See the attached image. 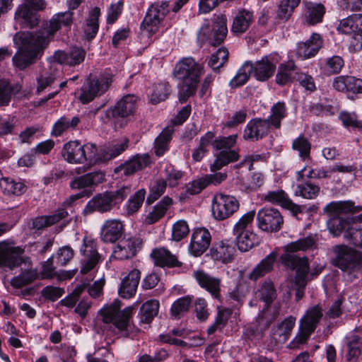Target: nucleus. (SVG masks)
Wrapping results in <instances>:
<instances>
[{"label": "nucleus", "instance_id": "f257e3e1", "mask_svg": "<svg viewBox=\"0 0 362 362\" xmlns=\"http://www.w3.org/2000/svg\"><path fill=\"white\" fill-rule=\"evenodd\" d=\"M316 240L311 236L300 238L291 242L284 247L286 253L281 256L282 264L287 268L295 270V285L296 300H300L304 296L305 288L313 274H310V265L306 257H299L295 254L298 251H308L317 249Z\"/></svg>", "mask_w": 362, "mask_h": 362}, {"label": "nucleus", "instance_id": "f03ea898", "mask_svg": "<svg viewBox=\"0 0 362 362\" xmlns=\"http://www.w3.org/2000/svg\"><path fill=\"white\" fill-rule=\"evenodd\" d=\"M202 73L203 66L192 57H183L175 64L173 76L182 82L178 92L180 103L195 95Z\"/></svg>", "mask_w": 362, "mask_h": 362}, {"label": "nucleus", "instance_id": "7ed1b4c3", "mask_svg": "<svg viewBox=\"0 0 362 362\" xmlns=\"http://www.w3.org/2000/svg\"><path fill=\"white\" fill-rule=\"evenodd\" d=\"M13 41L18 49L13 57V62L21 70L33 64L47 47L34 32L17 33Z\"/></svg>", "mask_w": 362, "mask_h": 362}, {"label": "nucleus", "instance_id": "20e7f679", "mask_svg": "<svg viewBox=\"0 0 362 362\" xmlns=\"http://www.w3.org/2000/svg\"><path fill=\"white\" fill-rule=\"evenodd\" d=\"M132 192L131 187L123 186L117 190L106 191L95 195L87 203L84 211L91 214L95 211L106 213L121 204Z\"/></svg>", "mask_w": 362, "mask_h": 362}, {"label": "nucleus", "instance_id": "39448f33", "mask_svg": "<svg viewBox=\"0 0 362 362\" xmlns=\"http://www.w3.org/2000/svg\"><path fill=\"white\" fill-rule=\"evenodd\" d=\"M62 155L66 161L71 164L88 162L89 165H94L98 163V148L93 143L82 145L78 140L70 141L64 145Z\"/></svg>", "mask_w": 362, "mask_h": 362}, {"label": "nucleus", "instance_id": "423d86ee", "mask_svg": "<svg viewBox=\"0 0 362 362\" xmlns=\"http://www.w3.org/2000/svg\"><path fill=\"white\" fill-rule=\"evenodd\" d=\"M121 303L115 300L112 304L104 307L100 310L102 320L105 324L112 323L124 337L129 335L128 328L130 326V319L133 308L127 307L120 310Z\"/></svg>", "mask_w": 362, "mask_h": 362}, {"label": "nucleus", "instance_id": "0eeeda50", "mask_svg": "<svg viewBox=\"0 0 362 362\" xmlns=\"http://www.w3.org/2000/svg\"><path fill=\"white\" fill-rule=\"evenodd\" d=\"M236 135H230L216 139L213 141V148L215 150L220 151V152L215 155V160L210 165L211 172L219 170L230 163H233L239 159L238 152L232 149L236 144Z\"/></svg>", "mask_w": 362, "mask_h": 362}, {"label": "nucleus", "instance_id": "6e6552de", "mask_svg": "<svg viewBox=\"0 0 362 362\" xmlns=\"http://www.w3.org/2000/svg\"><path fill=\"white\" fill-rule=\"evenodd\" d=\"M112 83V74L108 72L100 74L94 78H88L81 88L79 100L83 104L93 101L106 93Z\"/></svg>", "mask_w": 362, "mask_h": 362}, {"label": "nucleus", "instance_id": "1a4fd4ad", "mask_svg": "<svg viewBox=\"0 0 362 362\" xmlns=\"http://www.w3.org/2000/svg\"><path fill=\"white\" fill-rule=\"evenodd\" d=\"M74 13L71 11L59 12L54 14L48 22L34 33L45 45L53 40L55 33L62 28L70 30L73 23Z\"/></svg>", "mask_w": 362, "mask_h": 362}, {"label": "nucleus", "instance_id": "9d476101", "mask_svg": "<svg viewBox=\"0 0 362 362\" xmlns=\"http://www.w3.org/2000/svg\"><path fill=\"white\" fill-rule=\"evenodd\" d=\"M45 8L44 0H24L18 6L15 13V21L23 28H34L40 22L37 11Z\"/></svg>", "mask_w": 362, "mask_h": 362}, {"label": "nucleus", "instance_id": "9b49d317", "mask_svg": "<svg viewBox=\"0 0 362 362\" xmlns=\"http://www.w3.org/2000/svg\"><path fill=\"white\" fill-rule=\"evenodd\" d=\"M170 12L168 1H157L148 8L141 22V29L146 32L148 37L156 33L163 22L166 15Z\"/></svg>", "mask_w": 362, "mask_h": 362}, {"label": "nucleus", "instance_id": "f8f14e48", "mask_svg": "<svg viewBox=\"0 0 362 362\" xmlns=\"http://www.w3.org/2000/svg\"><path fill=\"white\" fill-rule=\"evenodd\" d=\"M333 252L332 264L341 270L352 272L362 268V252L345 245H336Z\"/></svg>", "mask_w": 362, "mask_h": 362}, {"label": "nucleus", "instance_id": "ddd939ff", "mask_svg": "<svg viewBox=\"0 0 362 362\" xmlns=\"http://www.w3.org/2000/svg\"><path fill=\"white\" fill-rule=\"evenodd\" d=\"M227 33L226 16L220 15L214 18L212 29L209 25H204L200 28L198 33V40L202 42L209 40L211 45L218 46L224 41Z\"/></svg>", "mask_w": 362, "mask_h": 362}, {"label": "nucleus", "instance_id": "4468645a", "mask_svg": "<svg viewBox=\"0 0 362 362\" xmlns=\"http://www.w3.org/2000/svg\"><path fill=\"white\" fill-rule=\"evenodd\" d=\"M239 207V201L234 196L217 193L212 199V216L216 220L223 221L238 211Z\"/></svg>", "mask_w": 362, "mask_h": 362}, {"label": "nucleus", "instance_id": "2eb2a0df", "mask_svg": "<svg viewBox=\"0 0 362 362\" xmlns=\"http://www.w3.org/2000/svg\"><path fill=\"white\" fill-rule=\"evenodd\" d=\"M138 97L133 94H128L122 97L116 104L108 108L101 119L104 123H107L113 118H127L134 115L137 109Z\"/></svg>", "mask_w": 362, "mask_h": 362}, {"label": "nucleus", "instance_id": "dca6fc26", "mask_svg": "<svg viewBox=\"0 0 362 362\" xmlns=\"http://www.w3.org/2000/svg\"><path fill=\"white\" fill-rule=\"evenodd\" d=\"M257 226L262 231L276 233L284 224V218L277 209L264 207L259 209L256 215Z\"/></svg>", "mask_w": 362, "mask_h": 362}, {"label": "nucleus", "instance_id": "f3484780", "mask_svg": "<svg viewBox=\"0 0 362 362\" xmlns=\"http://www.w3.org/2000/svg\"><path fill=\"white\" fill-rule=\"evenodd\" d=\"M81 252L83 255L81 273L83 274L95 269L103 259L98 251L97 242L93 239L85 238Z\"/></svg>", "mask_w": 362, "mask_h": 362}, {"label": "nucleus", "instance_id": "a211bd4d", "mask_svg": "<svg viewBox=\"0 0 362 362\" xmlns=\"http://www.w3.org/2000/svg\"><path fill=\"white\" fill-rule=\"evenodd\" d=\"M193 277L199 286L209 292L213 298L221 300L222 283L221 278L211 276L204 270L194 271Z\"/></svg>", "mask_w": 362, "mask_h": 362}, {"label": "nucleus", "instance_id": "6ab92c4d", "mask_svg": "<svg viewBox=\"0 0 362 362\" xmlns=\"http://www.w3.org/2000/svg\"><path fill=\"white\" fill-rule=\"evenodd\" d=\"M142 244L139 238L122 240L115 246L112 257L119 260L131 259L141 249Z\"/></svg>", "mask_w": 362, "mask_h": 362}, {"label": "nucleus", "instance_id": "aec40b11", "mask_svg": "<svg viewBox=\"0 0 362 362\" xmlns=\"http://www.w3.org/2000/svg\"><path fill=\"white\" fill-rule=\"evenodd\" d=\"M271 124L266 119L255 118L249 121L245 127L243 139L247 141H256L265 137Z\"/></svg>", "mask_w": 362, "mask_h": 362}, {"label": "nucleus", "instance_id": "412c9836", "mask_svg": "<svg viewBox=\"0 0 362 362\" xmlns=\"http://www.w3.org/2000/svg\"><path fill=\"white\" fill-rule=\"evenodd\" d=\"M264 201L279 205L289 210L294 216L302 212V207L293 203L283 189L268 191L262 194Z\"/></svg>", "mask_w": 362, "mask_h": 362}, {"label": "nucleus", "instance_id": "4be33fe9", "mask_svg": "<svg viewBox=\"0 0 362 362\" xmlns=\"http://www.w3.org/2000/svg\"><path fill=\"white\" fill-rule=\"evenodd\" d=\"M86 54V52L83 49L73 47L68 51H56L52 57V61L57 63L60 67H62V64L75 66L84 61Z\"/></svg>", "mask_w": 362, "mask_h": 362}, {"label": "nucleus", "instance_id": "5701e85b", "mask_svg": "<svg viewBox=\"0 0 362 362\" xmlns=\"http://www.w3.org/2000/svg\"><path fill=\"white\" fill-rule=\"evenodd\" d=\"M129 140L124 137L113 141L108 146L98 150V163L110 160L125 151L129 147Z\"/></svg>", "mask_w": 362, "mask_h": 362}, {"label": "nucleus", "instance_id": "b1692460", "mask_svg": "<svg viewBox=\"0 0 362 362\" xmlns=\"http://www.w3.org/2000/svg\"><path fill=\"white\" fill-rule=\"evenodd\" d=\"M277 62V59L271 56L264 57L255 64L251 62L254 76L258 81H267L274 74Z\"/></svg>", "mask_w": 362, "mask_h": 362}, {"label": "nucleus", "instance_id": "393cba45", "mask_svg": "<svg viewBox=\"0 0 362 362\" xmlns=\"http://www.w3.org/2000/svg\"><path fill=\"white\" fill-rule=\"evenodd\" d=\"M211 236L209 231L205 228L195 230L192 235L189 246V252L195 257L201 256L209 247Z\"/></svg>", "mask_w": 362, "mask_h": 362}, {"label": "nucleus", "instance_id": "a878e982", "mask_svg": "<svg viewBox=\"0 0 362 362\" xmlns=\"http://www.w3.org/2000/svg\"><path fill=\"white\" fill-rule=\"evenodd\" d=\"M141 279V272L137 269L131 270L122 279L118 289L119 296L130 298L134 296Z\"/></svg>", "mask_w": 362, "mask_h": 362}, {"label": "nucleus", "instance_id": "bb28decb", "mask_svg": "<svg viewBox=\"0 0 362 362\" xmlns=\"http://www.w3.org/2000/svg\"><path fill=\"white\" fill-rule=\"evenodd\" d=\"M323 40L320 34L314 33L305 42L298 45L297 54L303 59L315 57L322 48Z\"/></svg>", "mask_w": 362, "mask_h": 362}, {"label": "nucleus", "instance_id": "cd10ccee", "mask_svg": "<svg viewBox=\"0 0 362 362\" xmlns=\"http://www.w3.org/2000/svg\"><path fill=\"white\" fill-rule=\"evenodd\" d=\"M105 180V173L102 170H97L76 177L70 182V187L72 189L90 188L103 183Z\"/></svg>", "mask_w": 362, "mask_h": 362}, {"label": "nucleus", "instance_id": "c85d7f7f", "mask_svg": "<svg viewBox=\"0 0 362 362\" xmlns=\"http://www.w3.org/2000/svg\"><path fill=\"white\" fill-rule=\"evenodd\" d=\"M150 162L148 155H136L115 169V173L129 176L146 168Z\"/></svg>", "mask_w": 362, "mask_h": 362}, {"label": "nucleus", "instance_id": "c756f323", "mask_svg": "<svg viewBox=\"0 0 362 362\" xmlns=\"http://www.w3.org/2000/svg\"><path fill=\"white\" fill-rule=\"evenodd\" d=\"M151 257L155 265L160 267H180L182 264L175 255L165 247L153 250Z\"/></svg>", "mask_w": 362, "mask_h": 362}, {"label": "nucleus", "instance_id": "7c9ffc66", "mask_svg": "<svg viewBox=\"0 0 362 362\" xmlns=\"http://www.w3.org/2000/svg\"><path fill=\"white\" fill-rule=\"evenodd\" d=\"M333 87L338 91L354 94L362 93V79L351 76H340L333 81Z\"/></svg>", "mask_w": 362, "mask_h": 362}, {"label": "nucleus", "instance_id": "2f4dec72", "mask_svg": "<svg viewBox=\"0 0 362 362\" xmlns=\"http://www.w3.org/2000/svg\"><path fill=\"white\" fill-rule=\"evenodd\" d=\"M62 74V67L57 63L53 62V61L50 62L48 69L42 72L37 79V92L40 93L51 86L57 78L60 77Z\"/></svg>", "mask_w": 362, "mask_h": 362}, {"label": "nucleus", "instance_id": "473e14b6", "mask_svg": "<svg viewBox=\"0 0 362 362\" xmlns=\"http://www.w3.org/2000/svg\"><path fill=\"white\" fill-rule=\"evenodd\" d=\"M278 257V252L272 251L262 259L257 266L252 269L249 275L251 280L257 281L261 277L264 276L268 273L271 272L274 267Z\"/></svg>", "mask_w": 362, "mask_h": 362}, {"label": "nucleus", "instance_id": "72a5a7b5", "mask_svg": "<svg viewBox=\"0 0 362 362\" xmlns=\"http://www.w3.org/2000/svg\"><path fill=\"white\" fill-rule=\"evenodd\" d=\"M23 250L18 247H9L4 243L1 246L3 267L13 269L19 267L23 262Z\"/></svg>", "mask_w": 362, "mask_h": 362}, {"label": "nucleus", "instance_id": "f704fd0d", "mask_svg": "<svg viewBox=\"0 0 362 362\" xmlns=\"http://www.w3.org/2000/svg\"><path fill=\"white\" fill-rule=\"evenodd\" d=\"M124 227L121 221L112 219L105 221L102 232L101 238L106 243H114L119 240L123 233Z\"/></svg>", "mask_w": 362, "mask_h": 362}, {"label": "nucleus", "instance_id": "c9c22d12", "mask_svg": "<svg viewBox=\"0 0 362 362\" xmlns=\"http://www.w3.org/2000/svg\"><path fill=\"white\" fill-rule=\"evenodd\" d=\"M235 247L227 242L218 243L210 250L211 258L223 263L230 262L233 259Z\"/></svg>", "mask_w": 362, "mask_h": 362}, {"label": "nucleus", "instance_id": "e433bc0d", "mask_svg": "<svg viewBox=\"0 0 362 362\" xmlns=\"http://www.w3.org/2000/svg\"><path fill=\"white\" fill-rule=\"evenodd\" d=\"M325 8L322 4L306 3L303 11V18L309 25H315L322 21Z\"/></svg>", "mask_w": 362, "mask_h": 362}, {"label": "nucleus", "instance_id": "4c0bfd02", "mask_svg": "<svg viewBox=\"0 0 362 362\" xmlns=\"http://www.w3.org/2000/svg\"><path fill=\"white\" fill-rule=\"evenodd\" d=\"M298 72V68L293 61L282 63L278 67L276 82L281 86L290 83L296 78Z\"/></svg>", "mask_w": 362, "mask_h": 362}, {"label": "nucleus", "instance_id": "58836bf2", "mask_svg": "<svg viewBox=\"0 0 362 362\" xmlns=\"http://www.w3.org/2000/svg\"><path fill=\"white\" fill-rule=\"evenodd\" d=\"M234 235L237 247L241 252H247L259 245L261 242V238L250 230Z\"/></svg>", "mask_w": 362, "mask_h": 362}, {"label": "nucleus", "instance_id": "ea45409f", "mask_svg": "<svg viewBox=\"0 0 362 362\" xmlns=\"http://www.w3.org/2000/svg\"><path fill=\"white\" fill-rule=\"evenodd\" d=\"M69 215L67 211L64 209H57L54 214L49 216H40L33 220V228L36 230H42L49 227L61 220L64 219Z\"/></svg>", "mask_w": 362, "mask_h": 362}, {"label": "nucleus", "instance_id": "a19ab883", "mask_svg": "<svg viewBox=\"0 0 362 362\" xmlns=\"http://www.w3.org/2000/svg\"><path fill=\"white\" fill-rule=\"evenodd\" d=\"M325 210L340 216L359 212L362 210V206H355L351 201L332 202L326 206Z\"/></svg>", "mask_w": 362, "mask_h": 362}, {"label": "nucleus", "instance_id": "79ce46f5", "mask_svg": "<svg viewBox=\"0 0 362 362\" xmlns=\"http://www.w3.org/2000/svg\"><path fill=\"white\" fill-rule=\"evenodd\" d=\"M322 317V308L319 305H315L307 310L300 321V325L305 329L314 332Z\"/></svg>", "mask_w": 362, "mask_h": 362}, {"label": "nucleus", "instance_id": "37998d69", "mask_svg": "<svg viewBox=\"0 0 362 362\" xmlns=\"http://www.w3.org/2000/svg\"><path fill=\"white\" fill-rule=\"evenodd\" d=\"M253 21V13L242 9L240 10L233 19L231 31L237 35L244 33Z\"/></svg>", "mask_w": 362, "mask_h": 362}, {"label": "nucleus", "instance_id": "c03bdc74", "mask_svg": "<svg viewBox=\"0 0 362 362\" xmlns=\"http://www.w3.org/2000/svg\"><path fill=\"white\" fill-rule=\"evenodd\" d=\"M347 362H357L361 355L362 339L358 335L352 334L346 339Z\"/></svg>", "mask_w": 362, "mask_h": 362}, {"label": "nucleus", "instance_id": "a18cd8bd", "mask_svg": "<svg viewBox=\"0 0 362 362\" xmlns=\"http://www.w3.org/2000/svg\"><path fill=\"white\" fill-rule=\"evenodd\" d=\"M100 16V9L98 7H95L90 11L83 27L84 37L87 40H91L96 36L99 29L98 18Z\"/></svg>", "mask_w": 362, "mask_h": 362}, {"label": "nucleus", "instance_id": "49530a36", "mask_svg": "<svg viewBox=\"0 0 362 362\" xmlns=\"http://www.w3.org/2000/svg\"><path fill=\"white\" fill-rule=\"evenodd\" d=\"M173 204V199L168 196L164 197L154 207L151 212L146 216L145 221L148 224H153L161 219L169 207Z\"/></svg>", "mask_w": 362, "mask_h": 362}, {"label": "nucleus", "instance_id": "de8ad7c7", "mask_svg": "<svg viewBox=\"0 0 362 362\" xmlns=\"http://www.w3.org/2000/svg\"><path fill=\"white\" fill-rule=\"evenodd\" d=\"M270 115L267 120H269L271 126L275 129H280L281 121L288 115V109L286 105L283 101H279L274 104L271 107Z\"/></svg>", "mask_w": 362, "mask_h": 362}, {"label": "nucleus", "instance_id": "09e8293b", "mask_svg": "<svg viewBox=\"0 0 362 362\" xmlns=\"http://www.w3.org/2000/svg\"><path fill=\"white\" fill-rule=\"evenodd\" d=\"M0 187L5 194L20 196L27 190V186L21 181H16L12 178H2Z\"/></svg>", "mask_w": 362, "mask_h": 362}, {"label": "nucleus", "instance_id": "8fccbe9b", "mask_svg": "<svg viewBox=\"0 0 362 362\" xmlns=\"http://www.w3.org/2000/svg\"><path fill=\"white\" fill-rule=\"evenodd\" d=\"M296 324V318L293 316L286 317L272 329L273 336L276 340L285 341L290 335Z\"/></svg>", "mask_w": 362, "mask_h": 362}, {"label": "nucleus", "instance_id": "3c124183", "mask_svg": "<svg viewBox=\"0 0 362 362\" xmlns=\"http://www.w3.org/2000/svg\"><path fill=\"white\" fill-rule=\"evenodd\" d=\"M192 297L186 296L176 300L171 305L170 315L175 320H179L189 310L192 303Z\"/></svg>", "mask_w": 362, "mask_h": 362}, {"label": "nucleus", "instance_id": "603ef678", "mask_svg": "<svg viewBox=\"0 0 362 362\" xmlns=\"http://www.w3.org/2000/svg\"><path fill=\"white\" fill-rule=\"evenodd\" d=\"M327 228L333 236H339L353 228L350 227V221L343 217L335 215L330 218L327 223Z\"/></svg>", "mask_w": 362, "mask_h": 362}, {"label": "nucleus", "instance_id": "864d4df0", "mask_svg": "<svg viewBox=\"0 0 362 362\" xmlns=\"http://www.w3.org/2000/svg\"><path fill=\"white\" fill-rule=\"evenodd\" d=\"M301 0H281L276 10V19L287 21L292 16L295 8L298 6Z\"/></svg>", "mask_w": 362, "mask_h": 362}, {"label": "nucleus", "instance_id": "5fc2aeb1", "mask_svg": "<svg viewBox=\"0 0 362 362\" xmlns=\"http://www.w3.org/2000/svg\"><path fill=\"white\" fill-rule=\"evenodd\" d=\"M320 192L318 185L311 180H306L297 186L295 194L304 199H313L316 198Z\"/></svg>", "mask_w": 362, "mask_h": 362}, {"label": "nucleus", "instance_id": "6e6d98bb", "mask_svg": "<svg viewBox=\"0 0 362 362\" xmlns=\"http://www.w3.org/2000/svg\"><path fill=\"white\" fill-rule=\"evenodd\" d=\"M159 302L157 300H150L144 303L139 310L140 321L143 323H149L158 314Z\"/></svg>", "mask_w": 362, "mask_h": 362}, {"label": "nucleus", "instance_id": "4d7b16f0", "mask_svg": "<svg viewBox=\"0 0 362 362\" xmlns=\"http://www.w3.org/2000/svg\"><path fill=\"white\" fill-rule=\"evenodd\" d=\"M80 122L81 119L78 116L73 117L71 119L66 117H62L54 123L52 134L54 136H59L69 128L75 129Z\"/></svg>", "mask_w": 362, "mask_h": 362}, {"label": "nucleus", "instance_id": "13d9d810", "mask_svg": "<svg viewBox=\"0 0 362 362\" xmlns=\"http://www.w3.org/2000/svg\"><path fill=\"white\" fill-rule=\"evenodd\" d=\"M278 315V311L271 313L268 308L264 309L262 312L259 313L254 323L256 325L257 330L259 335H262L263 332L269 328L270 325L277 317Z\"/></svg>", "mask_w": 362, "mask_h": 362}, {"label": "nucleus", "instance_id": "bf43d9fd", "mask_svg": "<svg viewBox=\"0 0 362 362\" xmlns=\"http://www.w3.org/2000/svg\"><path fill=\"white\" fill-rule=\"evenodd\" d=\"M173 130L165 128L154 142V151L157 156H162L168 150V145L172 139Z\"/></svg>", "mask_w": 362, "mask_h": 362}, {"label": "nucleus", "instance_id": "052dcab7", "mask_svg": "<svg viewBox=\"0 0 362 362\" xmlns=\"http://www.w3.org/2000/svg\"><path fill=\"white\" fill-rule=\"evenodd\" d=\"M252 73L251 62H245L238 70L235 76L230 80L229 85L232 88L243 86L248 81Z\"/></svg>", "mask_w": 362, "mask_h": 362}, {"label": "nucleus", "instance_id": "680f3d73", "mask_svg": "<svg viewBox=\"0 0 362 362\" xmlns=\"http://www.w3.org/2000/svg\"><path fill=\"white\" fill-rule=\"evenodd\" d=\"M217 310V316L214 323L207 329V333L209 335L214 334L216 330L221 331L232 315L231 309L218 307Z\"/></svg>", "mask_w": 362, "mask_h": 362}, {"label": "nucleus", "instance_id": "e2e57ef3", "mask_svg": "<svg viewBox=\"0 0 362 362\" xmlns=\"http://www.w3.org/2000/svg\"><path fill=\"white\" fill-rule=\"evenodd\" d=\"M146 197V190L141 189L136 192L125 205V210L127 215L131 216L136 213L141 207Z\"/></svg>", "mask_w": 362, "mask_h": 362}, {"label": "nucleus", "instance_id": "0e129e2a", "mask_svg": "<svg viewBox=\"0 0 362 362\" xmlns=\"http://www.w3.org/2000/svg\"><path fill=\"white\" fill-rule=\"evenodd\" d=\"M170 92V85L168 82H160L155 84L151 95V103L157 104L166 100Z\"/></svg>", "mask_w": 362, "mask_h": 362}, {"label": "nucleus", "instance_id": "69168bd1", "mask_svg": "<svg viewBox=\"0 0 362 362\" xmlns=\"http://www.w3.org/2000/svg\"><path fill=\"white\" fill-rule=\"evenodd\" d=\"M228 49L226 47H221L211 54L208 65L214 71H218L228 62Z\"/></svg>", "mask_w": 362, "mask_h": 362}, {"label": "nucleus", "instance_id": "338daca9", "mask_svg": "<svg viewBox=\"0 0 362 362\" xmlns=\"http://www.w3.org/2000/svg\"><path fill=\"white\" fill-rule=\"evenodd\" d=\"M37 277V273L35 270L27 269L22 272L18 276L13 277L11 280V284L16 288H22L33 282Z\"/></svg>", "mask_w": 362, "mask_h": 362}, {"label": "nucleus", "instance_id": "774afa93", "mask_svg": "<svg viewBox=\"0 0 362 362\" xmlns=\"http://www.w3.org/2000/svg\"><path fill=\"white\" fill-rule=\"evenodd\" d=\"M292 148L293 150L298 151L299 156L303 160L310 158L311 144L304 136L300 135L294 139Z\"/></svg>", "mask_w": 362, "mask_h": 362}]
</instances>
